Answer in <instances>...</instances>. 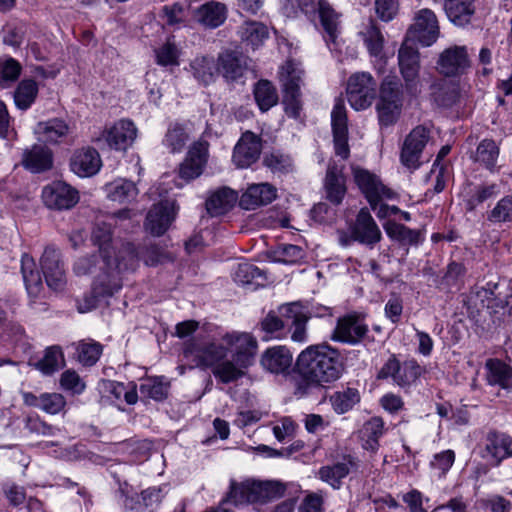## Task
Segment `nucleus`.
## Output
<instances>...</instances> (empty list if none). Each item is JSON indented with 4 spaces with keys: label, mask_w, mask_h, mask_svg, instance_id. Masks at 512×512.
Segmentation results:
<instances>
[{
    "label": "nucleus",
    "mask_w": 512,
    "mask_h": 512,
    "mask_svg": "<svg viewBox=\"0 0 512 512\" xmlns=\"http://www.w3.org/2000/svg\"><path fill=\"white\" fill-rule=\"evenodd\" d=\"M256 350V339L245 332L225 333L219 339L197 335L183 343V357L192 367L211 368L214 377L224 384L245 376Z\"/></svg>",
    "instance_id": "obj_1"
},
{
    "label": "nucleus",
    "mask_w": 512,
    "mask_h": 512,
    "mask_svg": "<svg viewBox=\"0 0 512 512\" xmlns=\"http://www.w3.org/2000/svg\"><path fill=\"white\" fill-rule=\"evenodd\" d=\"M299 376L296 394L305 396L313 388L326 387L337 381L343 372L339 351L328 344L310 345L297 358Z\"/></svg>",
    "instance_id": "obj_2"
},
{
    "label": "nucleus",
    "mask_w": 512,
    "mask_h": 512,
    "mask_svg": "<svg viewBox=\"0 0 512 512\" xmlns=\"http://www.w3.org/2000/svg\"><path fill=\"white\" fill-rule=\"evenodd\" d=\"M286 2V5L291 6L293 13H297V10H300L311 20L318 16L327 46L331 51L335 49L340 34L341 14L327 0H286Z\"/></svg>",
    "instance_id": "obj_3"
},
{
    "label": "nucleus",
    "mask_w": 512,
    "mask_h": 512,
    "mask_svg": "<svg viewBox=\"0 0 512 512\" xmlns=\"http://www.w3.org/2000/svg\"><path fill=\"white\" fill-rule=\"evenodd\" d=\"M285 492V487L277 481H254L243 482L230 481V489L226 501L235 505L245 503L266 502L280 498Z\"/></svg>",
    "instance_id": "obj_4"
},
{
    "label": "nucleus",
    "mask_w": 512,
    "mask_h": 512,
    "mask_svg": "<svg viewBox=\"0 0 512 512\" xmlns=\"http://www.w3.org/2000/svg\"><path fill=\"white\" fill-rule=\"evenodd\" d=\"M397 59L406 93L417 97L423 90L424 82L432 79V75L429 73L421 75L420 53L417 48L409 44L408 39L400 46Z\"/></svg>",
    "instance_id": "obj_5"
},
{
    "label": "nucleus",
    "mask_w": 512,
    "mask_h": 512,
    "mask_svg": "<svg viewBox=\"0 0 512 512\" xmlns=\"http://www.w3.org/2000/svg\"><path fill=\"white\" fill-rule=\"evenodd\" d=\"M303 76L304 70L301 64L294 60H287L279 71L285 113L295 119L300 116L302 109L300 87L303 83Z\"/></svg>",
    "instance_id": "obj_6"
},
{
    "label": "nucleus",
    "mask_w": 512,
    "mask_h": 512,
    "mask_svg": "<svg viewBox=\"0 0 512 512\" xmlns=\"http://www.w3.org/2000/svg\"><path fill=\"white\" fill-rule=\"evenodd\" d=\"M425 373V368L417 359L408 358L401 362L395 354H392L378 372V379H391L401 387L409 388Z\"/></svg>",
    "instance_id": "obj_7"
},
{
    "label": "nucleus",
    "mask_w": 512,
    "mask_h": 512,
    "mask_svg": "<svg viewBox=\"0 0 512 512\" xmlns=\"http://www.w3.org/2000/svg\"><path fill=\"white\" fill-rule=\"evenodd\" d=\"M353 177L357 187L373 211L378 208L380 202L393 200L397 197L396 192L386 186L378 175L367 169L354 168Z\"/></svg>",
    "instance_id": "obj_8"
},
{
    "label": "nucleus",
    "mask_w": 512,
    "mask_h": 512,
    "mask_svg": "<svg viewBox=\"0 0 512 512\" xmlns=\"http://www.w3.org/2000/svg\"><path fill=\"white\" fill-rule=\"evenodd\" d=\"M347 98L350 106L357 110H365L371 106L376 95V82L368 72H357L349 77Z\"/></svg>",
    "instance_id": "obj_9"
},
{
    "label": "nucleus",
    "mask_w": 512,
    "mask_h": 512,
    "mask_svg": "<svg viewBox=\"0 0 512 512\" xmlns=\"http://www.w3.org/2000/svg\"><path fill=\"white\" fill-rule=\"evenodd\" d=\"M413 20V24L408 29V36L425 47L434 44L440 35V26L435 12L429 8L420 9L415 13Z\"/></svg>",
    "instance_id": "obj_10"
},
{
    "label": "nucleus",
    "mask_w": 512,
    "mask_h": 512,
    "mask_svg": "<svg viewBox=\"0 0 512 512\" xmlns=\"http://www.w3.org/2000/svg\"><path fill=\"white\" fill-rule=\"evenodd\" d=\"M438 72L445 77H460L471 66L468 49L464 45H453L444 49L436 62Z\"/></svg>",
    "instance_id": "obj_11"
},
{
    "label": "nucleus",
    "mask_w": 512,
    "mask_h": 512,
    "mask_svg": "<svg viewBox=\"0 0 512 512\" xmlns=\"http://www.w3.org/2000/svg\"><path fill=\"white\" fill-rule=\"evenodd\" d=\"M331 127L335 154L342 159H348L350 148L348 145V118L343 98L337 97L331 111Z\"/></svg>",
    "instance_id": "obj_12"
},
{
    "label": "nucleus",
    "mask_w": 512,
    "mask_h": 512,
    "mask_svg": "<svg viewBox=\"0 0 512 512\" xmlns=\"http://www.w3.org/2000/svg\"><path fill=\"white\" fill-rule=\"evenodd\" d=\"M429 137V130L422 125L416 126L406 136L400 152L403 166L411 170H416L420 166V158Z\"/></svg>",
    "instance_id": "obj_13"
},
{
    "label": "nucleus",
    "mask_w": 512,
    "mask_h": 512,
    "mask_svg": "<svg viewBox=\"0 0 512 512\" xmlns=\"http://www.w3.org/2000/svg\"><path fill=\"white\" fill-rule=\"evenodd\" d=\"M369 331L368 325L357 314H347L337 320L331 339L349 345L359 344Z\"/></svg>",
    "instance_id": "obj_14"
},
{
    "label": "nucleus",
    "mask_w": 512,
    "mask_h": 512,
    "mask_svg": "<svg viewBox=\"0 0 512 512\" xmlns=\"http://www.w3.org/2000/svg\"><path fill=\"white\" fill-rule=\"evenodd\" d=\"M137 136V128L131 120L121 119L112 126L106 127L97 139L104 141L109 148L117 151H126Z\"/></svg>",
    "instance_id": "obj_15"
},
{
    "label": "nucleus",
    "mask_w": 512,
    "mask_h": 512,
    "mask_svg": "<svg viewBox=\"0 0 512 512\" xmlns=\"http://www.w3.org/2000/svg\"><path fill=\"white\" fill-rule=\"evenodd\" d=\"M178 207L174 201L154 204L146 216L145 228L154 236L163 235L176 218Z\"/></svg>",
    "instance_id": "obj_16"
},
{
    "label": "nucleus",
    "mask_w": 512,
    "mask_h": 512,
    "mask_svg": "<svg viewBox=\"0 0 512 512\" xmlns=\"http://www.w3.org/2000/svg\"><path fill=\"white\" fill-rule=\"evenodd\" d=\"M280 314L287 320H291V339L297 343H305L308 340L306 325L312 313L307 305L301 302H292L282 305Z\"/></svg>",
    "instance_id": "obj_17"
},
{
    "label": "nucleus",
    "mask_w": 512,
    "mask_h": 512,
    "mask_svg": "<svg viewBox=\"0 0 512 512\" xmlns=\"http://www.w3.org/2000/svg\"><path fill=\"white\" fill-rule=\"evenodd\" d=\"M130 210H120L108 218V221H98L92 232V240L99 247L100 255L105 262L106 267L111 266L110 244L112 241V227L117 219H128Z\"/></svg>",
    "instance_id": "obj_18"
},
{
    "label": "nucleus",
    "mask_w": 512,
    "mask_h": 512,
    "mask_svg": "<svg viewBox=\"0 0 512 512\" xmlns=\"http://www.w3.org/2000/svg\"><path fill=\"white\" fill-rule=\"evenodd\" d=\"M358 243L373 249L381 240L382 232L368 208H361L351 224Z\"/></svg>",
    "instance_id": "obj_19"
},
{
    "label": "nucleus",
    "mask_w": 512,
    "mask_h": 512,
    "mask_svg": "<svg viewBox=\"0 0 512 512\" xmlns=\"http://www.w3.org/2000/svg\"><path fill=\"white\" fill-rule=\"evenodd\" d=\"M41 268L48 287L56 292H62L64 269L61 250L47 246L41 257Z\"/></svg>",
    "instance_id": "obj_20"
},
{
    "label": "nucleus",
    "mask_w": 512,
    "mask_h": 512,
    "mask_svg": "<svg viewBox=\"0 0 512 512\" xmlns=\"http://www.w3.org/2000/svg\"><path fill=\"white\" fill-rule=\"evenodd\" d=\"M261 149V138L246 131L234 147L232 161L238 168H247L259 159Z\"/></svg>",
    "instance_id": "obj_21"
},
{
    "label": "nucleus",
    "mask_w": 512,
    "mask_h": 512,
    "mask_svg": "<svg viewBox=\"0 0 512 512\" xmlns=\"http://www.w3.org/2000/svg\"><path fill=\"white\" fill-rule=\"evenodd\" d=\"M209 144L205 140H198L190 147L186 159L180 165L179 176L190 181L199 177L207 163Z\"/></svg>",
    "instance_id": "obj_22"
},
{
    "label": "nucleus",
    "mask_w": 512,
    "mask_h": 512,
    "mask_svg": "<svg viewBox=\"0 0 512 512\" xmlns=\"http://www.w3.org/2000/svg\"><path fill=\"white\" fill-rule=\"evenodd\" d=\"M485 452L494 467L512 457V437L507 433L490 430L485 436Z\"/></svg>",
    "instance_id": "obj_23"
},
{
    "label": "nucleus",
    "mask_w": 512,
    "mask_h": 512,
    "mask_svg": "<svg viewBox=\"0 0 512 512\" xmlns=\"http://www.w3.org/2000/svg\"><path fill=\"white\" fill-rule=\"evenodd\" d=\"M102 166L98 151L94 148H82L73 154L70 169L79 177H91L97 174Z\"/></svg>",
    "instance_id": "obj_24"
},
{
    "label": "nucleus",
    "mask_w": 512,
    "mask_h": 512,
    "mask_svg": "<svg viewBox=\"0 0 512 512\" xmlns=\"http://www.w3.org/2000/svg\"><path fill=\"white\" fill-rule=\"evenodd\" d=\"M486 384L502 390L512 389V366L498 358H489L484 365Z\"/></svg>",
    "instance_id": "obj_25"
},
{
    "label": "nucleus",
    "mask_w": 512,
    "mask_h": 512,
    "mask_svg": "<svg viewBox=\"0 0 512 512\" xmlns=\"http://www.w3.org/2000/svg\"><path fill=\"white\" fill-rule=\"evenodd\" d=\"M227 6L218 1H208L193 11V17L202 26L209 29L220 27L227 19Z\"/></svg>",
    "instance_id": "obj_26"
},
{
    "label": "nucleus",
    "mask_w": 512,
    "mask_h": 512,
    "mask_svg": "<svg viewBox=\"0 0 512 512\" xmlns=\"http://www.w3.org/2000/svg\"><path fill=\"white\" fill-rule=\"evenodd\" d=\"M387 428L384 420L379 416H373L365 421L358 432L361 447L376 454L380 448V439L386 434Z\"/></svg>",
    "instance_id": "obj_27"
},
{
    "label": "nucleus",
    "mask_w": 512,
    "mask_h": 512,
    "mask_svg": "<svg viewBox=\"0 0 512 512\" xmlns=\"http://www.w3.org/2000/svg\"><path fill=\"white\" fill-rule=\"evenodd\" d=\"M277 197L276 188L269 183L251 184L240 197L239 204L245 210L270 204Z\"/></svg>",
    "instance_id": "obj_28"
},
{
    "label": "nucleus",
    "mask_w": 512,
    "mask_h": 512,
    "mask_svg": "<svg viewBox=\"0 0 512 512\" xmlns=\"http://www.w3.org/2000/svg\"><path fill=\"white\" fill-rule=\"evenodd\" d=\"M22 166L31 173H42L53 166V155L44 145L34 144L22 154Z\"/></svg>",
    "instance_id": "obj_29"
},
{
    "label": "nucleus",
    "mask_w": 512,
    "mask_h": 512,
    "mask_svg": "<svg viewBox=\"0 0 512 512\" xmlns=\"http://www.w3.org/2000/svg\"><path fill=\"white\" fill-rule=\"evenodd\" d=\"M357 467L356 458L347 455L342 462L322 466L318 471V477L333 489L338 490L342 486V480L348 476L351 469H356Z\"/></svg>",
    "instance_id": "obj_30"
},
{
    "label": "nucleus",
    "mask_w": 512,
    "mask_h": 512,
    "mask_svg": "<svg viewBox=\"0 0 512 512\" xmlns=\"http://www.w3.org/2000/svg\"><path fill=\"white\" fill-rule=\"evenodd\" d=\"M292 354L285 346H273L261 356V365L271 373L280 374L288 371L292 365Z\"/></svg>",
    "instance_id": "obj_31"
},
{
    "label": "nucleus",
    "mask_w": 512,
    "mask_h": 512,
    "mask_svg": "<svg viewBox=\"0 0 512 512\" xmlns=\"http://www.w3.org/2000/svg\"><path fill=\"white\" fill-rule=\"evenodd\" d=\"M499 154V145L493 139L485 138L479 142L475 151L471 153L470 158L490 173H496L499 171L497 167Z\"/></svg>",
    "instance_id": "obj_32"
},
{
    "label": "nucleus",
    "mask_w": 512,
    "mask_h": 512,
    "mask_svg": "<svg viewBox=\"0 0 512 512\" xmlns=\"http://www.w3.org/2000/svg\"><path fill=\"white\" fill-rule=\"evenodd\" d=\"M387 236L401 245L418 246L424 239V233L418 229H411L395 221H388L384 225Z\"/></svg>",
    "instance_id": "obj_33"
},
{
    "label": "nucleus",
    "mask_w": 512,
    "mask_h": 512,
    "mask_svg": "<svg viewBox=\"0 0 512 512\" xmlns=\"http://www.w3.org/2000/svg\"><path fill=\"white\" fill-rule=\"evenodd\" d=\"M245 60L235 51L226 50L219 54L216 73L219 72L228 80H236L243 75Z\"/></svg>",
    "instance_id": "obj_34"
},
{
    "label": "nucleus",
    "mask_w": 512,
    "mask_h": 512,
    "mask_svg": "<svg viewBox=\"0 0 512 512\" xmlns=\"http://www.w3.org/2000/svg\"><path fill=\"white\" fill-rule=\"evenodd\" d=\"M447 18L457 26H465L475 13L474 0H444Z\"/></svg>",
    "instance_id": "obj_35"
},
{
    "label": "nucleus",
    "mask_w": 512,
    "mask_h": 512,
    "mask_svg": "<svg viewBox=\"0 0 512 512\" xmlns=\"http://www.w3.org/2000/svg\"><path fill=\"white\" fill-rule=\"evenodd\" d=\"M238 199L237 193L227 187L213 192L206 200V209L211 216H220L232 209Z\"/></svg>",
    "instance_id": "obj_36"
},
{
    "label": "nucleus",
    "mask_w": 512,
    "mask_h": 512,
    "mask_svg": "<svg viewBox=\"0 0 512 512\" xmlns=\"http://www.w3.org/2000/svg\"><path fill=\"white\" fill-rule=\"evenodd\" d=\"M241 42L252 50L258 49L269 38L266 25L256 21H247L238 30Z\"/></svg>",
    "instance_id": "obj_37"
},
{
    "label": "nucleus",
    "mask_w": 512,
    "mask_h": 512,
    "mask_svg": "<svg viewBox=\"0 0 512 512\" xmlns=\"http://www.w3.org/2000/svg\"><path fill=\"white\" fill-rule=\"evenodd\" d=\"M107 197L112 201L127 203L133 201L138 195L134 182L119 178L104 186Z\"/></svg>",
    "instance_id": "obj_38"
},
{
    "label": "nucleus",
    "mask_w": 512,
    "mask_h": 512,
    "mask_svg": "<svg viewBox=\"0 0 512 512\" xmlns=\"http://www.w3.org/2000/svg\"><path fill=\"white\" fill-rule=\"evenodd\" d=\"M73 345L75 346V359L83 367L94 366L103 353V345L92 339L81 340Z\"/></svg>",
    "instance_id": "obj_39"
},
{
    "label": "nucleus",
    "mask_w": 512,
    "mask_h": 512,
    "mask_svg": "<svg viewBox=\"0 0 512 512\" xmlns=\"http://www.w3.org/2000/svg\"><path fill=\"white\" fill-rule=\"evenodd\" d=\"M189 140V133L184 124L174 122L168 129L162 140L163 146L173 154L181 153Z\"/></svg>",
    "instance_id": "obj_40"
},
{
    "label": "nucleus",
    "mask_w": 512,
    "mask_h": 512,
    "mask_svg": "<svg viewBox=\"0 0 512 512\" xmlns=\"http://www.w3.org/2000/svg\"><path fill=\"white\" fill-rule=\"evenodd\" d=\"M324 187L327 199L334 205H339L346 194L345 178L335 168H329L326 173Z\"/></svg>",
    "instance_id": "obj_41"
},
{
    "label": "nucleus",
    "mask_w": 512,
    "mask_h": 512,
    "mask_svg": "<svg viewBox=\"0 0 512 512\" xmlns=\"http://www.w3.org/2000/svg\"><path fill=\"white\" fill-rule=\"evenodd\" d=\"M140 260V251L137 250L134 244L128 242L123 244L118 256L114 260L111 259V266L107 268L115 269L119 273L135 270Z\"/></svg>",
    "instance_id": "obj_42"
},
{
    "label": "nucleus",
    "mask_w": 512,
    "mask_h": 512,
    "mask_svg": "<svg viewBox=\"0 0 512 512\" xmlns=\"http://www.w3.org/2000/svg\"><path fill=\"white\" fill-rule=\"evenodd\" d=\"M21 272L27 292L30 296L36 297L42 289V279L40 272L35 269L34 259L28 254L22 256Z\"/></svg>",
    "instance_id": "obj_43"
},
{
    "label": "nucleus",
    "mask_w": 512,
    "mask_h": 512,
    "mask_svg": "<svg viewBox=\"0 0 512 512\" xmlns=\"http://www.w3.org/2000/svg\"><path fill=\"white\" fill-rule=\"evenodd\" d=\"M500 194V187L497 183H483L475 186L473 192L465 199L467 211H474L480 204L493 199Z\"/></svg>",
    "instance_id": "obj_44"
},
{
    "label": "nucleus",
    "mask_w": 512,
    "mask_h": 512,
    "mask_svg": "<svg viewBox=\"0 0 512 512\" xmlns=\"http://www.w3.org/2000/svg\"><path fill=\"white\" fill-rule=\"evenodd\" d=\"M254 98L262 112L268 111L278 103V93L275 86L268 80H260L256 83Z\"/></svg>",
    "instance_id": "obj_45"
},
{
    "label": "nucleus",
    "mask_w": 512,
    "mask_h": 512,
    "mask_svg": "<svg viewBox=\"0 0 512 512\" xmlns=\"http://www.w3.org/2000/svg\"><path fill=\"white\" fill-rule=\"evenodd\" d=\"M359 401V391L350 387L336 391L330 397L332 408L337 414H344L350 411Z\"/></svg>",
    "instance_id": "obj_46"
},
{
    "label": "nucleus",
    "mask_w": 512,
    "mask_h": 512,
    "mask_svg": "<svg viewBox=\"0 0 512 512\" xmlns=\"http://www.w3.org/2000/svg\"><path fill=\"white\" fill-rule=\"evenodd\" d=\"M190 69L194 78L205 85L211 83L216 75L214 59L208 56L196 57L191 61Z\"/></svg>",
    "instance_id": "obj_47"
},
{
    "label": "nucleus",
    "mask_w": 512,
    "mask_h": 512,
    "mask_svg": "<svg viewBox=\"0 0 512 512\" xmlns=\"http://www.w3.org/2000/svg\"><path fill=\"white\" fill-rule=\"evenodd\" d=\"M430 80L431 83L429 87L431 100L438 107H451L456 102V91L447 87L442 80L434 79L433 77Z\"/></svg>",
    "instance_id": "obj_48"
},
{
    "label": "nucleus",
    "mask_w": 512,
    "mask_h": 512,
    "mask_svg": "<svg viewBox=\"0 0 512 512\" xmlns=\"http://www.w3.org/2000/svg\"><path fill=\"white\" fill-rule=\"evenodd\" d=\"M360 34L369 54L376 58L380 57L384 47V37L375 22L370 21Z\"/></svg>",
    "instance_id": "obj_49"
},
{
    "label": "nucleus",
    "mask_w": 512,
    "mask_h": 512,
    "mask_svg": "<svg viewBox=\"0 0 512 512\" xmlns=\"http://www.w3.org/2000/svg\"><path fill=\"white\" fill-rule=\"evenodd\" d=\"M38 94L37 83L32 79H24L14 92V101L19 109L26 110L35 101Z\"/></svg>",
    "instance_id": "obj_50"
},
{
    "label": "nucleus",
    "mask_w": 512,
    "mask_h": 512,
    "mask_svg": "<svg viewBox=\"0 0 512 512\" xmlns=\"http://www.w3.org/2000/svg\"><path fill=\"white\" fill-rule=\"evenodd\" d=\"M403 104L402 85L396 76H387L380 85L379 101Z\"/></svg>",
    "instance_id": "obj_51"
},
{
    "label": "nucleus",
    "mask_w": 512,
    "mask_h": 512,
    "mask_svg": "<svg viewBox=\"0 0 512 512\" xmlns=\"http://www.w3.org/2000/svg\"><path fill=\"white\" fill-rule=\"evenodd\" d=\"M487 220L493 224L512 223V194L501 197L487 213Z\"/></svg>",
    "instance_id": "obj_52"
},
{
    "label": "nucleus",
    "mask_w": 512,
    "mask_h": 512,
    "mask_svg": "<svg viewBox=\"0 0 512 512\" xmlns=\"http://www.w3.org/2000/svg\"><path fill=\"white\" fill-rule=\"evenodd\" d=\"M156 63L160 66H178L180 50L177 47L174 37H170L167 41L154 50Z\"/></svg>",
    "instance_id": "obj_53"
},
{
    "label": "nucleus",
    "mask_w": 512,
    "mask_h": 512,
    "mask_svg": "<svg viewBox=\"0 0 512 512\" xmlns=\"http://www.w3.org/2000/svg\"><path fill=\"white\" fill-rule=\"evenodd\" d=\"M139 391L144 399L163 401L168 396L169 385L164 383L161 378H150L140 385Z\"/></svg>",
    "instance_id": "obj_54"
},
{
    "label": "nucleus",
    "mask_w": 512,
    "mask_h": 512,
    "mask_svg": "<svg viewBox=\"0 0 512 512\" xmlns=\"http://www.w3.org/2000/svg\"><path fill=\"white\" fill-rule=\"evenodd\" d=\"M42 199L49 209L61 211L64 208V182L54 181L45 186L42 191Z\"/></svg>",
    "instance_id": "obj_55"
},
{
    "label": "nucleus",
    "mask_w": 512,
    "mask_h": 512,
    "mask_svg": "<svg viewBox=\"0 0 512 512\" xmlns=\"http://www.w3.org/2000/svg\"><path fill=\"white\" fill-rule=\"evenodd\" d=\"M261 330L265 333L263 340L282 339L286 336L285 324L275 313L270 312L260 323Z\"/></svg>",
    "instance_id": "obj_56"
},
{
    "label": "nucleus",
    "mask_w": 512,
    "mask_h": 512,
    "mask_svg": "<svg viewBox=\"0 0 512 512\" xmlns=\"http://www.w3.org/2000/svg\"><path fill=\"white\" fill-rule=\"evenodd\" d=\"M60 346H51L45 350L43 357L32 365L45 375L53 374L59 367V359L62 358Z\"/></svg>",
    "instance_id": "obj_57"
},
{
    "label": "nucleus",
    "mask_w": 512,
    "mask_h": 512,
    "mask_svg": "<svg viewBox=\"0 0 512 512\" xmlns=\"http://www.w3.org/2000/svg\"><path fill=\"white\" fill-rule=\"evenodd\" d=\"M21 69L20 63L12 57L0 58V88L9 87L14 83L18 79Z\"/></svg>",
    "instance_id": "obj_58"
},
{
    "label": "nucleus",
    "mask_w": 512,
    "mask_h": 512,
    "mask_svg": "<svg viewBox=\"0 0 512 512\" xmlns=\"http://www.w3.org/2000/svg\"><path fill=\"white\" fill-rule=\"evenodd\" d=\"M263 163L274 173H288L293 168V161L291 157L279 150L265 154Z\"/></svg>",
    "instance_id": "obj_59"
},
{
    "label": "nucleus",
    "mask_w": 512,
    "mask_h": 512,
    "mask_svg": "<svg viewBox=\"0 0 512 512\" xmlns=\"http://www.w3.org/2000/svg\"><path fill=\"white\" fill-rule=\"evenodd\" d=\"M105 388L115 400L124 399L129 405L135 404L138 400L137 389L134 384L128 387L124 383L107 381L105 383Z\"/></svg>",
    "instance_id": "obj_60"
},
{
    "label": "nucleus",
    "mask_w": 512,
    "mask_h": 512,
    "mask_svg": "<svg viewBox=\"0 0 512 512\" xmlns=\"http://www.w3.org/2000/svg\"><path fill=\"white\" fill-rule=\"evenodd\" d=\"M466 272L467 270L463 263L452 261L447 265L440 285L446 289L459 287L463 282Z\"/></svg>",
    "instance_id": "obj_61"
},
{
    "label": "nucleus",
    "mask_w": 512,
    "mask_h": 512,
    "mask_svg": "<svg viewBox=\"0 0 512 512\" xmlns=\"http://www.w3.org/2000/svg\"><path fill=\"white\" fill-rule=\"evenodd\" d=\"M121 289V285H105L95 283L92 288V295L85 298V309L79 308L80 312L89 311L96 307L100 298L111 297Z\"/></svg>",
    "instance_id": "obj_62"
},
{
    "label": "nucleus",
    "mask_w": 512,
    "mask_h": 512,
    "mask_svg": "<svg viewBox=\"0 0 512 512\" xmlns=\"http://www.w3.org/2000/svg\"><path fill=\"white\" fill-rule=\"evenodd\" d=\"M264 273L251 263H239L233 273V279L237 284H250L254 279L263 277Z\"/></svg>",
    "instance_id": "obj_63"
},
{
    "label": "nucleus",
    "mask_w": 512,
    "mask_h": 512,
    "mask_svg": "<svg viewBox=\"0 0 512 512\" xmlns=\"http://www.w3.org/2000/svg\"><path fill=\"white\" fill-rule=\"evenodd\" d=\"M402 106L403 104L378 102L377 112L380 125H393L401 114Z\"/></svg>",
    "instance_id": "obj_64"
}]
</instances>
